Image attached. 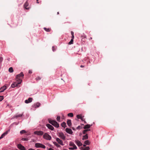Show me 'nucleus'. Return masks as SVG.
<instances>
[{
	"label": "nucleus",
	"instance_id": "obj_1",
	"mask_svg": "<svg viewBox=\"0 0 150 150\" xmlns=\"http://www.w3.org/2000/svg\"><path fill=\"white\" fill-rule=\"evenodd\" d=\"M24 74L22 72H21L20 74L16 75V79L17 81H19V83H21L22 81V78H23Z\"/></svg>",
	"mask_w": 150,
	"mask_h": 150
},
{
	"label": "nucleus",
	"instance_id": "obj_2",
	"mask_svg": "<svg viewBox=\"0 0 150 150\" xmlns=\"http://www.w3.org/2000/svg\"><path fill=\"white\" fill-rule=\"evenodd\" d=\"M48 122L49 123L51 124L54 127H59V124L55 121L51 119H49Z\"/></svg>",
	"mask_w": 150,
	"mask_h": 150
},
{
	"label": "nucleus",
	"instance_id": "obj_3",
	"mask_svg": "<svg viewBox=\"0 0 150 150\" xmlns=\"http://www.w3.org/2000/svg\"><path fill=\"white\" fill-rule=\"evenodd\" d=\"M43 137L44 139L49 140H50L51 139V136L47 133H45L43 136Z\"/></svg>",
	"mask_w": 150,
	"mask_h": 150
},
{
	"label": "nucleus",
	"instance_id": "obj_4",
	"mask_svg": "<svg viewBox=\"0 0 150 150\" xmlns=\"http://www.w3.org/2000/svg\"><path fill=\"white\" fill-rule=\"evenodd\" d=\"M35 147L38 148L41 147L43 149H45L46 147L44 145L41 144L39 143H36L35 144Z\"/></svg>",
	"mask_w": 150,
	"mask_h": 150
},
{
	"label": "nucleus",
	"instance_id": "obj_5",
	"mask_svg": "<svg viewBox=\"0 0 150 150\" xmlns=\"http://www.w3.org/2000/svg\"><path fill=\"white\" fill-rule=\"evenodd\" d=\"M58 136L61 139L64 140H65L66 139V136L62 132L59 133Z\"/></svg>",
	"mask_w": 150,
	"mask_h": 150
},
{
	"label": "nucleus",
	"instance_id": "obj_6",
	"mask_svg": "<svg viewBox=\"0 0 150 150\" xmlns=\"http://www.w3.org/2000/svg\"><path fill=\"white\" fill-rule=\"evenodd\" d=\"M35 134H37L39 135H42L44 133L43 132L41 131H35L34 132Z\"/></svg>",
	"mask_w": 150,
	"mask_h": 150
},
{
	"label": "nucleus",
	"instance_id": "obj_7",
	"mask_svg": "<svg viewBox=\"0 0 150 150\" xmlns=\"http://www.w3.org/2000/svg\"><path fill=\"white\" fill-rule=\"evenodd\" d=\"M19 81H17L16 82H14L11 85V86L12 88H14L16 86H18V84H20L19 83Z\"/></svg>",
	"mask_w": 150,
	"mask_h": 150
},
{
	"label": "nucleus",
	"instance_id": "obj_8",
	"mask_svg": "<svg viewBox=\"0 0 150 150\" xmlns=\"http://www.w3.org/2000/svg\"><path fill=\"white\" fill-rule=\"evenodd\" d=\"M56 140L62 146L64 145V144L63 143V142H62V140H61L60 139H59V138H56Z\"/></svg>",
	"mask_w": 150,
	"mask_h": 150
},
{
	"label": "nucleus",
	"instance_id": "obj_9",
	"mask_svg": "<svg viewBox=\"0 0 150 150\" xmlns=\"http://www.w3.org/2000/svg\"><path fill=\"white\" fill-rule=\"evenodd\" d=\"M18 147L21 150H25V147L21 144H19L18 145Z\"/></svg>",
	"mask_w": 150,
	"mask_h": 150
},
{
	"label": "nucleus",
	"instance_id": "obj_10",
	"mask_svg": "<svg viewBox=\"0 0 150 150\" xmlns=\"http://www.w3.org/2000/svg\"><path fill=\"white\" fill-rule=\"evenodd\" d=\"M46 126L49 129H51L52 130H53L54 129V127L52 125L50 124H47Z\"/></svg>",
	"mask_w": 150,
	"mask_h": 150
},
{
	"label": "nucleus",
	"instance_id": "obj_11",
	"mask_svg": "<svg viewBox=\"0 0 150 150\" xmlns=\"http://www.w3.org/2000/svg\"><path fill=\"white\" fill-rule=\"evenodd\" d=\"M66 131L70 134H72L73 133V132L71 130V129L69 128H67L66 129Z\"/></svg>",
	"mask_w": 150,
	"mask_h": 150
},
{
	"label": "nucleus",
	"instance_id": "obj_12",
	"mask_svg": "<svg viewBox=\"0 0 150 150\" xmlns=\"http://www.w3.org/2000/svg\"><path fill=\"white\" fill-rule=\"evenodd\" d=\"M33 100L32 98H29L28 100H25V103H28L30 102H31Z\"/></svg>",
	"mask_w": 150,
	"mask_h": 150
},
{
	"label": "nucleus",
	"instance_id": "obj_13",
	"mask_svg": "<svg viewBox=\"0 0 150 150\" xmlns=\"http://www.w3.org/2000/svg\"><path fill=\"white\" fill-rule=\"evenodd\" d=\"M9 130L5 132H4V133H3L1 136L0 137V140L3 138L9 132Z\"/></svg>",
	"mask_w": 150,
	"mask_h": 150
},
{
	"label": "nucleus",
	"instance_id": "obj_14",
	"mask_svg": "<svg viewBox=\"0 0 150 150\" xmlns=\"http://www.w3.org/2000/svg\"><path fill=\"white\" fill-rule=\"evenodd\" d=\"M75 143L79 146H80L82 145V144L78 140H76Z\"/></svg>",
	"mask_w": 150,
	"mask_h": 150
},
{
	"label": "nucleus",
	"instance_id": "obj_15",
	"mask_svg": "<svg viewBox=\"0 0 150 150\" xmlns=\"http://www.w3.org/2000/svg\"><path fill=\"white\" fill-rule=\"evenodd\" d=\"M91 126H92V125H91L88 124L86 125L83 128L85 129H89Z\"/></svg>",
	"mask_w": 150,
	"mask_h": 150
},
{
	"label": "nucleus",
	"instance_id": "obj_16",
	"mask_svg": "<svg viewBox=\"0 0 150 150\" xmlns=\"http://www.w3.org/2000/svg\"><path fill=\"white\" fill-rule=\"evenodd\" d=\"M88 134H86V135H84L82 139L83 140L88 139Z\"/></svg>",
	"mask_w": 150,
	"mask_h": 150
},
{
	"label": "nucleus",
	"instance_id": "obj_17",
	"mask_svg": "<svg viewBox=\"0 0 150 150\" xmlns=\"http://www.w3.org/2000/svg\"><path fill=\"white\" fill-rule=\"evenodd\" d=\"M6 89V87L5 86H3L0 89L1 90V91L3 92Z\"/></svg>",
	"mask_w": 150,
	"mask_h": 150
},
{
	"label": "nucleus",
	"instance_id": "obj_18",
	"mask_svg": "<svg viewBox=\"0 0 150 150\" xmlns=\"http://www.w3.org/2000/svg\"><path fill=\"white\" fill-rule=\"evenodd\" d=\"M28 3L27 2V1H26L25 4L24 5V8H25V9H28L29 8H27V7L28 6Z\"/></svg>",
	"mask_w": 150,
	"mask_h": 150
},
{
	"label": "nucleus",
	"instance_id": "obj_19",
	"mask_svg": "<svg viewBox=\"0 0 150 150\" xmlns=\"http://www.w3.org/2000/svg\"><path fill=\"white\" fill-rule=\"evenodd\" d=\"M67 123L68 125L69 126H70L71 125V120H68L67 122Z\"/></svg>",
	"mask_w": 150,
	"mask_h": 150
},
{
	"label": "nucleus",
	"instance_id": "obj_20",
	"mask_svg": "<svg viewBox=\"0 0 150 150\" xmlns=\"http://www.w3.org/2000/svg\"><path fill=\"white\" fill-rule=\"evenodd\" d=\"M40 103L38 102L34 104V106L35 108L38 107L40 106Z\"/></svg>",
	"mask_w": 150,
	"mask_h": 150
},
{
	"label": "nucleus",
	"instance_id": "obj_21",
	"mask_svg": "<svg viewBox=\"0 0 150 150\" xmlns=\"http://www.w3.org/2000/svg\"><path fill=\"white\" fill-rule=\"evenodd\" d=\"M90 129H85L83 131V134H86V133L88 132L89 131H90Z\"/></svg>",
	"mask_w": 150,
	"mask_h": 150
},
{
	"label": "nucleus",
	"instance_id": "obj_22",
	"mask_svg": "<svg viewBox=\"0 0 150 150\" xmlns=\"http://www.w3.org/2000/svg\"><path fill=\"white\" fill-rule=\"evenodd\" d=\"M44 29L45 31L47 32H49L51 30L50 28H44Z\"/></svg>",
	"mask_w": 150,
	"mask_h": 150
},
{
	"label": "nucleus",
	"instance_id": "obj_23",
	"mask_svg": "<svg viewBox=\"0 0 150 150\" xmlns=\"http://www.w3.org/2000/svg\"><path fill=\"white\" fill-rule=\"evenodd\" d=\"M81 148L82 150H89L90 149V148L89 146H86L84 148L81 147Z\"/></svg>",
	"mask_w": 150,
	"mask_h": 150
},
{
	"label": "nucleus",
	"instance_id": "obj_24",
	"mask_svg": "<svg viewBox=\"0 0 150 150\" xmlns=\"http://www.w3.org/2000/svg\"><path fill=\"white\" fill-rule=\"evenodd\" d=\"M61 126L62 127L65 128L66 126V124L65 122H63L62 123Z\"/></svg>",
	"mask_w": 150,
	"mask_h": 150
},
{
	"label": "nucleus",
	"instance_id": "obj_25",
	"mask_svg": "<svg viewBox=\"0 0 150 150\" xmlns=\"http://www.w3.org/2000/svg\"><path fill=\"white\" fill-rule=\"evenodd\" d=\"M84 143L86 145H89L90 144V142L88 140H87L84 142Z\"/></svg>",
	"mask_w": 150,
	"mask_h": 150
},
{
	"label": "nucleus",
	"instance_id": "obj_26",
	"mask_svg": "<svg viewBox=\"0 0 150 150\" xmlns=\"http://www.w3.org/2000/svg\"><path fill=\"white\" fill-rule=\"evenodd\" d=\"M53 144L57 147H61L60 146L55 142H53Z\"/></svg>",
	"mask_w": 150,
	"mask_h": 150
},
{
	"label": "nucleus",
	"instance_id": "obj_27",
	"mask_svg": "<svg viewBox=\"0 0 150 150\" xmlns=\"http://www.w3.org/2000/svg\"><path fill=\"white\" fill-rule=\"evenodd\" d=\"M10 73H12L13 72V70L12 67H11L8 69Z\"/></svg>",
	"mask_w": 150,
	"mask_h": 150
},
{
	"label": "nucleus",
	"instance_id": "obj_28",
	"mask_svg": "<svg viewBox=\"0 0 150 150\" xmlns=\"http://www.w3.org/2000/svg\"><path fill=\"white\" fill-rule=\"evenodd\" d=\"M67 115L68 116L72 117L74 115L72 113H70L67 114Z\"/></svg>",
	"mask_w": 150,
	"mask_h": 150
},
{
	"label": "nucleus",
	"instance_id": "obj_29",
	"mask_svg": "<svg viewBox=\"0 0 150 150\" xmlns=\"http://www.w3.org/2000/svg\"><path fill=\"white\" fill-rule=\"evenodd\" d=\"M75 145V144H74V143L73 142H70L69 143V145L71 146H74Z\"/></svg>",
	"mask_w": 150,
	"mask_h": 150
},
{
	"label": "nucleus",
	"instance_id": "obj_30",
	"mask_svg": "<svg viewBox=\"0 0 150 150\" xmlns=\"http://www.w3.org/2000/svg\"><path fill=\"white\" fill-rule=\"evenodd\" d=\"M76 117L78 119H80L82 117L81 115H77Z\"/></svg>",
	"mask_w": 150,
	"mask_h": 150
},
{
	"label": "nucleus",
	"instance_id": "obj_31",
	"mask_svg": "<svg viewBox=\"0 0 150 150\" xmlns=\"http://www.w3.org/2000/svg\"><path fill=\"white\" fill-rule=\"evenodd\" d=\"M26 132L25 130H22L20 132V133L21 134L26 133Z\"/></svg>",
	"mask_w": 150,
	"mask_h": 150
},
{
	"label": "nucleus",
	"instance_id": "obj_32",
	"mask_svg": "<svg viewBox=\"0 0 150 150\" xmlns=\"http://www.w3.org/2000/svg\"><path fill=\"white\" fill-rule=\"evenodd\" d=\"M73 39H71L70 41L69 42V44L71 45L73 43Z\"/></svg>",
	"mask_w": 150,
	"mask_h": 150
},
{
	"label": "nucleus",
	"instance_id": "obj_33",
	"mask_svg": "<svg viewBox=\"0 0 150 150\" xmlns=\"http://www.w3.org/2000/svg\"><path fill=\"white\" fill-rule=\"evenodd\" d=\"M23 114H20L18 115H16L15 116V117L17 118L18 117H21L22 116Z\"/></svg>",
	"mask_w": 150,
	"mask_h": 150
},
{
	"label": "nucleus",
	"instance_id": "obj_34",
	"mask_svg": "<svg viewBox=\"0 0 150 150\" xmlns=\"http://www.w3.org/2000/svg\"><path fill=\"white\" fill-rule=\"evenodd\" d=\"M60 117L59 116H58L57 117V120L58 121L60 122Z\"/></svg>",
	"mask_w": 150,
	"mask_h": 150
},
{
	"label": "nucleus",
	"instance_id": "obj_35",
	"mask_svg": "<svg viewBox=\"0 0 150 150\" xmlns=\"http://www.w3.org/2000/svg\"><path fill=\"white\" fill-rule=\"evenodd\" d=\"M21 140L24 141H27L28 140V139L27 138H23Z\"/></svg>",
	"mask_w": 150,
	"mask_h": 150
},
{
	"label": "nucleus",
	"instance_id": "obj_36",
	"mask_svg": "<svg viewBox=\"0 0 150 150\" xmlns=\"http://www.w3.org/2000/svg\"><path fill=\"white\" fill-rule=\"evenodd\" d=\"M4 98V96H0V102Z\"/></svg>",
	"mask_w": 150,
	"mask_h": 150
},
{
	"label": "nucleus",
	"instance_id": "obj_37",
	"mask_svg": "<svg viewBox=\"0 0 150 150\" xmlns=\"http://www.w3.org/2000/svg\"><path fill=\"white\" fill-rule=\"evenodd\" d=\"M75 148H73L72 147H69V149L70 150H73V149H76V147H75Z\"/></svg>",
	"mask_w": 150,
	"mask_h": 150
},
{
	"label": "nucleus",
	"instance_id": "obj_38",
	"mask_svg": "<svg viewBox=\"0 0 150 150\" xmlns=\"http://www.w3.org/2000/svg\"><path fill=\"white\" fill-rule=\"evenodd\" d=\"M82 128V127H81L80 126H79L78 127H76V129H80Z\"/></svg>",
	"mask_w": 150,
	"mask_h": 150
},
{
	"label": "nucleus",
	"instance_id": "obj_39",
	"mask_svg": "<svg viewBox=\"0 0 150 150\" xmlns=\"http://www.w3.org/2000/svg\"><path fill=\"white\" fill-rule=\"evenodd\" d=\"M3 60V58L2 57H0V64L2 61Z\"/></svg>",
	"mask_w": 150,
	"mask_h": 150
},
{
	"label": "nucleus",
	"instance_id": "obj_40",
	"mask_svg": "<svg viewBox=\"0 0 150 150\" xmlns=\"http://www.w3.org/2000/svg\"><path fill=\"white\" fill-rule=\"evenodd\" d=\"M36 79L37 80H39L41 79V78L40 77H38L36 78Z\"/></svg>",
	"mask_w": 150,
	"mask_h": 150
},
{
	"label": "nucleus",
	"instance_id": "obj_41",
	"mask_svg": "<svg viewBox=\"0 0 150 150\" xmlns=\"http://www.w3.org/2000/svg\"><path fill=\"white\" fill-rule=\"evenodd\" d=\"M52 50L53 51H54V52L55 50V49L54 48V47H52Z\"/></svg>",
	"mask_w": 150,
	"mask_h": 150
},
{
	"label": "nucleus",
	"instance_id": "obj_42",
	"mask_svg": "<svg viewBox=\"0 0 150 150\" xmlns=\"http://www.w3.org/2000/svg\"><path fill=\"white\" fill-rule=\"evenodd\" d=\"M71 35H74V32H73V31H71Z\"/></svg>",
	"mask_w": 150,
	"mask_h": 150
},
{
	"label": "nucleus",
	"instance_id": "obj_43",
	"mask_svg": "<svg viewBox=\"0 0 150 150\" xmlns=\"http://www.w3.org/2000/svg\"><path fill=\"white\" fill-rule=\"evenodd\" d=\"M28 72L29 74H31L32 73V71L31 70H29Z\"/></svg>",
	"mask_w": 150,
	"mask_h": 150
},
{
	"label": "nucleus",
	"instance_id": "obj_44",
	"mask_svg": "<svg viewBox=\"0 0 150 150\" xmlns=\"http://www.w3.org/2000/svg\"><path fill=\"white\" fill-rule=\"evenodd\" d=\"M83 117H81V118L80 119H81V120H82V121H83Z\"/></svg>",
	"mask_w": 150,
	"mask_h": 150
},
{
	"label": "nucleus",
	"instance_id": "obj_45",
	"mask_svg": "<svg viewBox=\"0 0 150 150\" xmlns=\"http://www.w3.org/2000/svg\"><path fill=\"white\" fill-rule=\"evenodd\" d=\"M76 147V149L77 148V147H76V146L75 145L74 146H73L72 147L73 148H75L74 147Z\"/></svg>",
	"mask_w": 150,
	"mask_h": 150
},
{
	"label": "nucleus",
	"instance_id": "obj_46",
	"mask_svg": "<svg viewBox=\"0 0 150 150\" xmlns=\"http://www.w3.org/2000/svg\"><path fill=\"white\" fill-rule=\"evenodd\" d=\"M74 38V35H72V37H71V39H73V40Z\"/></svg>",
	"mask_w": 150,
	"mask_h": 150
},
{
	"label": "nucleus",
	"instance_id": "obj_47",
	"mask_svg": "<svg viewBox=\"0 0 150 150\" xmlns=\"http://www.w3.org/2000/svg\"><path fill=\"white\" fill-rule=\"evenodd\" d=\"M84 67V66H83V65H81L80 66V67H81V68Z\"/></svg>",
	"mask_w": 150,
	"mask_h": 150
},
{
	"label": "nucleus",
	"instance_id": "obj_48",
	"mask_svg": "<svg viewBox=\"0 0 150 150\" xmlns=\"http://www.w3.org/2000/svg\"><path fill=\"white\" fill-rule=\"evenodd\" d=\"M48 150H54L53 149H52V148H50Z\"/></svg>",
	"mask_w": 150,
	"mask_h": 150
},
{
	"label": "nucleus",
	"instance_id": "obj_49",
	"mask_svg": "<svg viewBox=\"0 0 150 150\" xmlns=\"http://www.w3.org/2000/svg\"><path fill=\"white\" fill-rule=\"evenodd\" d=\"M28 150H34V149L31 148V149H29Z\"/></svg>",
	"mask_w": 150,
	"mask_h": 150
},
{
	"label": "nucleus",
	"instance_id": "obj_50",
	"mask_svg": "<svg viewBox=\"0 0 150 150\" xmlns=\"http://www.w3.org/2000/svg\"><path fill=\"white\" fill-rule=\"evenodd\" d=\"M72 129L73 130H75V129L73 127H72Z\"/></svg>",
	"mask_w": 150,
	"mask_h": 150
},
{
	"label": "nucleus",
	"instance_id": "obj_51",
	"mask_svg": "<svg viewBox=\"0 0 150 150\" xmlns=\"http://www.w3.org/2000/svg\"><path fill=\"white\" fill-rule=\"evenodd\" d=\"M38 0H37V3H38V4L39 3V2L38 1Z\"/></svg>",
	"mask_w": 150,
	"mask_h": 150
},
{
	"label": "nucleus",
	"instance_id": "obj_52",
	"mask_svg": "<svg viewBox=\"0 0 150 150\" xmlns=\"http://www.w3.org/2000/svg\"><path fill=\"white\" fill-rule=\"evenodd\" d=\"M86 146V144H83V147H85Z\"/></svg>",
	"mask_w": 150,
	"mask_h": 150
},
{
	"label": "nucleus",
	"instance_id": "obj_53",
	"mask_svg": "<svg viewBox=\"0 0 150 150\" xmlns=\"http://www.w3.org/2000/svg\"><path fill=\"white\" fill-rule=\"evenodd\" d=\"M2 92V91H1V90L0 89V93Z\"/></svg>",
	"mask_w": 150,
	"mask_h": 150
},
{
	"label": "nucleus",
	"instance_id": "obj_54",
	"mask_svg": "<svg viewBox=\"0 0 150 150\" xmlns=\"http://www.w3.org/2000/svg\"><path fill=\"white\" fill-rule=\"evenodd\" d=\"M59 12H58L57 13V14H59Z\"/></svg>",
	"mask_w": 150,
	"mask_h": 150
},
{
	"label": "nucleus",
	"instance_id": "obj_55",
	"mask_svg": "<svg viewBox=\"0 0 150 150\" xmlns=\"http://www.w3.org/2000/svg\"><path fill=\"white\" fill-rule=\"evenodd\" d=\"M90 39H92V38H90Z\"/></svg>",
	"mask_w": 150,
	"mask_h": 150
},
{
	"label": "nucleus",
	"instance_id": "obj_56",
	"mask_svg": "<svg viewBox=\"0 0 150 150\" xmlns=\"http://www.w3.org/2000/svg\"><path fill=\"white\" fill-rule=\"evenodd\" d=\"M86 37V36H84V38H85Z\"/></svg>",
	"mask_w": 150,
	"mask_h": 150
}]
</instances>
